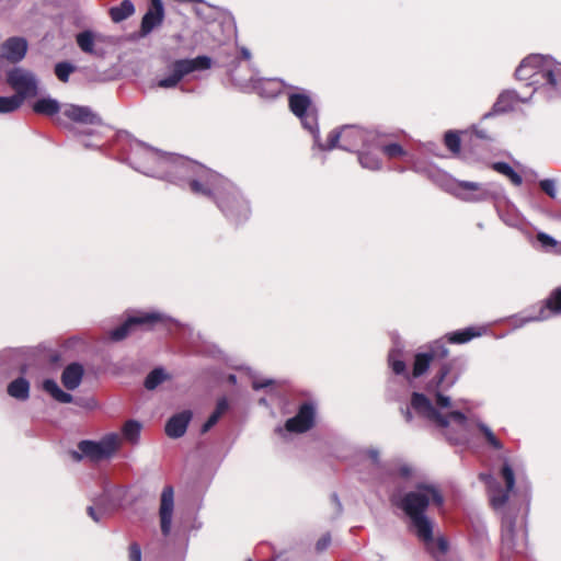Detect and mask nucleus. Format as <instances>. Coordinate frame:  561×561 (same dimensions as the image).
Listing matches in <instances>:
<instances>
[{
	"label": "nucleus",
	"mask_w": 561,
	"mask_h": 561,
	"mask_svg": "<svg viewBox=\"0 0 561 561\" xmlns=\"http://www.w3.org/2000/svg\"><path fill=\"white\" fill-rule=\"evenodd\" d=\"M391 501L403 512L409 529L425 550L436 561H448V541L442 536L434 537L435 524L426 513L431 503L438 508L444 505L445 499L439 488L432 483H417L414 490L393 496Z\"/></svg>",
	"instance_id": "1"
},
{
	"label": "nucleus",
	"mask_w": 561,
	"mask_h": 561,
	"mask_svg": "<svg viewBox=\"0 0 561 561\" xmlns=\"http://www.w3.org/2000/svg\"><path fill=\"white\" fill-rule=\"evenodd\" d=\"M137 153H144L159 161L161 167H152L139 161L137 168L147 176L168 181L192 194L203 197L210 194L211 183L218 179L217 172L182 156L161 152L152 147H138Z\"/></svg>",
	"instance_id": "2"
},
{
	"label": "nucleus",
	"mask_w": 561,
	"mask_h": 561,
	"mask_svg": "<svg viewBox=\"0 0 561 561\" xmlns=\"http://www.w3.org/2000/svg\"><path fill=\"white\" fill-rule=\"evenodd\" d=\"M519 81L527 85H540L549 92V98L561 94V62L550 56L534 54L524 58L515 71Z\"/></svg>",
	"instance_id": "3"
},
{
	"label": "nucleus",
	"mask_w": 561,
	"mask_h": 561,
	"mask_svg": "<svg viewBox=\"0 0 561 561\" xmlns=\"http://www.w3.org/2000/svg\"><path fill=\"white\" fill-rule=\"evenodd\" d=\"M210 192L203 197L213 201L229 222L239 226L250 218L252 209L249 199L236 184L221 174H218L216 183H211Z\"/></svg>",
	"instance_id": "4"
},
{
	"label": "nucleus",
	"mask_w": 561,
	"mask_h": 561,
	"mask_svg": "<svg viewBox=\"0 0 561 561\" xmlns=\"http://www.w3.org/2000/svg\"><path fill=\"white\" fill-rule=\"evenodd\" d=\"M376 139L377 135L375 131L365 130L356 125H345L340 130H332L325 144L320 140V145H314V147L321 151L341 148L352 152L359 146H369V142Z\"/></svg>",
	"instance_id": "5"
},
{
	"label": "nucleus",
	"mask_w": 561,
	"mask_h": 561,
	"mask_svg": "<svg viewBox=\"0 0 561 561\" xmlns=\"http://www.w3.org/2000/svg\"><path fill=\"white\" fill-rule=\"evenodd\" d=\"M290 112L299 118L302 127L313 137V146L320 145V130L318 124V110L306 91L294 92L288 95Z\"/></svg>",
	"instance_id": "6"
},
{
	"label": "nucleus",
	"mask_w": 561,
	"mask_h": 561,
	"mask_svg": "<svg viewBox=\"0 0 561 561\" xmlns=\"http://www.w3.org/2000/svg\"><path fill=\"white\" fill-rule=\"evenodd\" d=\"M119 445V437L116 433H110L100 440H81L78 444V450L72 451L75 460H81L83 457L92 461H99L112 456Z\"/></svg>",
	"instance_id": "7"
},
{
	"label": "nucleus",
	"mask_w": 561,
	"mask_h": 561,
	"mask_svg": "<svg viewBox=\"0 0 561 561\" xmlns=\"http://www.w3.org/2000/svg\"><path fill=\"white\" fill-rule=\"evenodd\" d=\"M444 190L468 203L484 202L494 196L489 184L472 181L449 179L445 182Z\"/></svg>",
	"instance_id": "8"
},
{
	"label": "nucleus",
	"mask_w": 561,
	"mask_h": 561,
	"mask_svg": "<svg viewBox=\"0 0 561 561\" xmlns=\"http://www.w3.org/2000/svg\"><path fill=\"white\" fill-rule=\"evenodd\" d=\"M557 314H561V287L554 289L545 302L533 307L522 316L514 317L513 325L517 329L530 322L545 321Z\"/></svg>",
	"instance_id": "9"
},
{
	"label": "nucleus",
	"mask_w": 561,
	"mask_h": 561,
	"mask_svg": "<svg viewBox=\"0 0 561 561\" xmlns=\"http://www.w3.org/2000/svg\"><path fill=\"white\" fill-rule=\"evenodd\" d=\"M211 67V58L208 56H197L193 59H179L172 64L171 75L160 79L158 87L163 89L175 88L178 83L187 75L194 71L207 70Z\"/></svg>",
	"instance_id": "10"
},
{
	"label": "nucleus",
	"mask_w": 561,
	"mask_h": 561,
	"mask_svg": "<svg viewBox=\"0 0 561 561\" xmlns=\"http://www.w3.org/2000/svg\"><path fill=\"white\" fill-rule=\"evenodd\" d=\"M7 83L14 90V94L23 101L38 94L37 76L23 67H14L7 72Z\"/></svg>",
	"instance_id": "11"
},
{
	"label": "nucleus",
	"mask_w": 561,
	"mask_h": 561,
	"mask_svg": "<svg viewBox=\"0 0 561 561\" xmlns=\"http://www.w3.org/2000/svg\"><path fill=\"white\" fill-rule=\"evenodd\" d=\"M501 476L506 484L505 490H503L491 476H481V478L484 479L489 485L490 502L492 507L496 511L505 506L506 502L508 501L510 493L515 486V474L507 460H505L502 466Z\"/></svg>",
	"instance_id": "12"
},
{
	"label": "nucleus",
	"mask_w": 561,
	"mask_h": 561,
	"mask_svg": "<svg viewBox=\"0 0 561 561\" xmlns=\"http://www.w3.org/2000/svg\"><path fill=\"white\" fill-rule=\"evenodd\" d=\"M526 537L527 530L525 524L522 522L520 525L517 526L515 517L510 513H505L502 518L503 548L522 553L526 549Z\"/></svg>",
	"instance_id": "13"
},
{
	"label": "nucleus",
	"mask_w": 561,
	"mask_h": 561,
	"mask_svg": "<svg viewBox=\"0 0 561 561\" xmlns=\"http://www.w3.org/2000/svg\"><path fill=\"white\" fill-rule=\"evenodd\" d=\"M459 378L460 371L456 369L454 360L444 363L433 377L431 386L437 390L436 404L439 408L450 407V397L443 394L442 391L453 388Z\"/></svg>",
	"instance_id": "14"
},
{
	"label": "nucleus",
	"mask_w": 561,
	"mask_h": 561,
	"mask_svg": "<svg viewBox=\"0 0 561 561\" xmlns=\"http://www.w3.org/2000/svg\"><path fill=\"white\" fill-rule=\"evenodd\" d=\"M316 423V405L312 402H304L299 405L295 416L285 422L284 427L276 431L283 435L284 432L302 434L310 431Z\"/></svg>",
	"instance_id": "15"
},
{
	"label": "nucleus",
	"mask_w": 561,
	"mask_h": 561,
	"mask_svg": "<svg viewBox=\"0 0 561 561\" xmlns=\"http://www.w3.org/2000/svg\"><path fill=\"white\" fill-rule=\"evenodd\" d=\"M27 48L28 44L24 37L7 38L0 46V69H3L7 62L15 65L22 61L26 56Z\"/></svg>",
	"instance_id": "16"
},
{
	"label": "nucleus",
	"mask_w": 561,
	"mask_h": 561,
	"mask_svg": "<svg viewBox=\"0 0 561 561\" xmlns=\"http://www.w3.org/2000/svg\"><path fill=\"white\" fill-rule=\"evenodd\" d=\"M410 404L411 409L420 416L434 422L440 427L449 426L447 417H444L443 414L436 410L432 401L425 394L413 392Z\"/></svg>",
	"instance_id": "17"
},
{
	"label": "nucleus",
	"mask_w": 561,
	"mask_h": 561,
	"mask_svg": "<svg viewBox=\"0 0 561 561\" xmlns=\"http://www.w3.org/2000/svg\"><path fill=\"white\" fill-rule=\"evenodd\" d=\"M173 511L174 490L171 485H167L161 492L159 506L160 529L164 537L171 533Z\"/></svg>",
	"instance_id": "18"
},
{
	"label": "nucleus",
	"mask_w": 561,
	"mask_h": 561,
	"mask_svg": "<svg viewBox=\"0 0 561 561\" xmlns=\"http://www.w3.org/2000/svg\"><path fill=\"white\" fill-rule=\"evenodd\" d=\"M43 390L48 393L55 401L59 403H76L79 407L94 409L96 402L93 399H75L69 392L64 391L56 380L45 379L43 381Z\"/></svg>",
	"instance_id": "19"
},
{
	"label": "nucleus",
	"mask_w": 561,
	"mask_h": 561,
	"mask_svg": "<svg viewBox=\"0 0 561 561\" xmlns=\"http://www.w3.org/2000/svg\"><path fill=\"white\" fill-rule=\"evenodd\" d=\"M164 20V7L162 0H150V5L144 14L140 24V36L149 35Z\"/></svg>",
	"instance_id": "20"
},
{
	"label": "nucleus",
	"mask_w": 561,
	"mask_h": 561,
	"mask_svg": "<svg viewBox=\"0 0 561 561\" xmlns=\"http://www.w3.org/2000/svg\"><path fill=\"white\" fill-rule=\"evenodd\" d=\"M123 496L124 491L119 486L105 482L102 494L96 496L93 503L98 510H103L111 514L119 506Z\"/></svg>",
	"instance_id": "21"
},
{
	"label": "nucleus",
	"mask_w": 561,
	"mask_h": 561,
	"mask_svg": "<svg viewBox=\"0 0 561 561\" xmlns=\"http://www.w3.org/2000/svg\"><path fill=\"white\" fill-rule=\"evenodd\" d=\"M534 90L530 92L529 96H520L516 91L514 90H506L503 91L495 103L493 104L492 111L484 114V118L491 117L493 114H501L508 112L513 110L514 104L516 102L526 103L531 98L534 92L536 91L538 85H534Z\"/></svg>",
	"instance_id": "22"
},
{
	"label": "nucleus",
	"mask_w": 561,
	"mask_h": 561,
	"mask_svg": "<svg viewBox=\"0 0 561 561\" xmlns=\"http://www.w3.org/2000/svg\"><path fill=\"white\" fill-rule=\"evenodd\" d=\"M72 122L85 125H102V118L89 106L69 104L62 112Z\"/></svg>",
	"instance_id": "23"
},
{
	"label": "nucleus",
	"mask_w": 561,
	"mask_h": 561,
	"mask_svg": "<svg viewBox=\"0 0 561 561\" xmlns=\"http://www.w3.org/2000/svg\"><path fill=\"white\" fill-rule=\"evenodd\" d=\"M83 376V365L78 362H72L61 371L60 381L68 391H73L81 385Z\"/></svg>",
	"instance_id": "24"
},
{
	"label": "nucleus",
	"mask_w": 561,
	"mask_h": 561,
	"mask_svg": "<svg viewBox=\"0 0 561 561\" xmlns=\"http://www.w3.org/2000/svg\"><path fill=\"white\" fill-rule=\"evenodd\" d=\"M191 420L192 412L188 410L172 415L165 424V434L170 438L182 437L186 433Z\"/></svg>",
	"instance_id": "25"
},
{
	"label": "nucleus",
	"mask_w": 561,
	"mask_h": 561,
	"mask_svg": "<svg viewBox=\"0 0 561 561\" xmlns=\"http://www.w3.org/2000/svg\"><path fill=\"white\" fill-rule=\"evenodd\" d=\"M129 323L133 324V328L136 325H141L146 328H153L158 323H165L168 321H174L167 314L159 311H137L136 313L128 317Z\"/></svg>",
	"instance_id": "26"
},
{
	"label": "nucleus",
	"mask_w": 561,
	"mask_h": 561,
	"mask_svg": "<svg viewBox=\"0 0 561 561\" xmlns=\"http://www.w3.org/2000/svg\"><path fill=\"white\" fill-rule=\"evenodd\" d=\"M380 144L377 141H370L369 146H363V150L358 151V162L364 169L370 171H378L381 169V160L374 150L379 149Z\"/></svg>",
	"instance_id": "27"
},
{
	"label": "nucleus",
	"mask_w": 561,
	"mask_h": 561,
	"mask_svg": "<svg viewBox=\"0 0 561 561\" xmlns=\"http://www.w3.org/2000/svg\"><path fill=\"white\" fill-rule=\"evenodd\" d=\"M76 42L79 48L89 55L98 58H102L105 55V50L96 46V36L92 31H83L76 35Z\"/></svg>",
	"instance_id": "28"
},
{
	"label": "nucleus",
	"mask_w": 561,
	"mask_h": 561,
	"mask_svg": "<svg viewBox=\"0 0 561 561\" xmlns=\"http://www.w3.org/2000/svg\"><path fill=\"white\" fill-rule=\"evenodd\" d=\"M31 383L25 377H18L10 381L7 386L8 394L18 400L26 401L30 398Z\"/></svg>",
	"instance_id": "29"
},
{
	"label": "nucleus",
	"mask_w": 561,
	"mask_h": 561,
	"mask_svg": "<svg viewBox=\"0 0 561 561\" xmlns=\"http://www.w3.org/2000/svg\"><path fill=\"white\" fill-rule=\"evenodd\" d=\"M485 331L484 328L468 327L462 330H457L447 335V340L451 344H463L474 337L481 336Z\"/></svg>",
	"instance_id": "30"
},
{
	"label": "nucleus",
	"mask_w": 561,
	"mask_h": 561,
	"mask_svg": "<svg viewBox=\"0 0 561 561\" xmlns=\"http://www.w3.org/2000/svg\"><path fill=\"white\" fill-rule=\"evenodd\" d=\"M135 13V5L130 0H124L118 5L110 9V16L113 22L119 23Z\"/></svg>",
	"instance_id": "31"
},
{
	"label": "nucleus",
	"mask_w": 561,
	"mask_h": 561,
	"mask_svg": "<svg viewBox=\"0 0 561 561\" xmlns=\"http://www.w3.org/2000/svg\"><path fill=\"white\" fill-rule=\"evenodd\" d=\"M148 147L147 145H145L144 142H140V141H134L131 144V148H130V157H129V161H130V165L138 172L141 173V171L137 168L139 161H142V162H146L148 163L149 165H152V167H161V163H159V161L148 157L147 154H144V153H137V149L138 147Z\"/></svg>",
	"instance_id": "32"
},
{
	"label": "nucleus",
	"mask_w": 561,
	"mask_h": 561,
	"mask_svg": "<svg viewBox=\"0 0 561 561\" xmlns=\"http://www.w3.org/2000/svg\"><path fill=\"white\" fill-rule=\"evenodd\" d=\"M33 110L37 114L51 116L59 112L60 104L55 99L42 98L34 103Z\"/></svg>",
	"instance_id": "33"
},
{
	"label": "nucleus",
	"mask_w": 561,
	"mask_h": 561,
	"mask_svg": "<svg viewBox=\"0 0 561 561\" xmlns=\"http://www.w3.org/2000/svg\"><path fill=\"white\" fill-rule=\"evenodd\" d=\"M388 363L396 375H402L407 379H410V375L408 374L407 365L402 359V353L400 350L394 348L389 353Z\"/></svg>",
	"instance_id": "34"
},
{
	"label": "nucleus",
	"mask_w": 561,
	"mask_h": 561,
	"mask_svg": "<svg viewBox=\"0 0 561 561\" xmlns=\"http://www.w3.org/2000/svg\"><path fill=\"white\" fill-rule=\"evenodd\" d=\"M432 362L433 360L431 359V355H428L427 353H417L414 358L412 377L419 378L423 376L430 368Z\"/></svg>",
	"instance_id": "35"
},
{
	"label": "nucleus",
	"mask_w": 561,
	"mask_h": 561,
	"mask_svg": "<svg viewBox=\"0 0 561 561\" xmlns=\"http://www.w3.org/2000/svg\"><path fill=\"white\" fill-rule=\"evenodd\" d=\"M168 378L169 376L165 370L162 367H157L147 375L144 385L146 389L153 390Z\"/></svg>",
	"instance_id": "36"
},
{
	"label": "nucleus",
	"mask_w": 561,
	"mask_h": 561,
	"mask_svg": "<svg viewBox=\"0 0 561 561\" xmlns=\"http://www.w3.org/2000/svg\"><path fill=\"white\" fill-rule=\"evenodd\" d=\"M140 431L141 424L136 420H129L124 424L122 428V434L126 440H128L131 444H135L138 442Z\"/></svg>",
	"instance_id": "37"
},
{
	"label": "nucleus",
	"mask_w": 561,
	"mask_h": 561,
	"mask_svg": "<svg viewBox=\"0 0 561 561\" xmlns=\"http://www.w3.org/2000/svg\"><path fill=\"white\" fill-rule=\"evenodd\" d=\"M492 168L496 172L507 176L514 185L519 186L523 183L522 176L515 172V170L508 163L502 161L494 162Z\"/></svg>",
	"instance_id": "38"
},
{
	"label": "nucleus",
	"mask_w": 561,
	"mask_h": 561,
	"mask_svg": "<svg viewBox=\"0 0 561 561\" xmlns=\"http://www.w3.org/2000/svg\"><path fill=\"white\" fill-rule=\"evenodd\" d=\"M23 100L13 94L10 96H0V114H8L16 111L23 104Z\"/></svg>",
	"instance_id": "39"
},
{
	"label": "nucleus",
	"mask_w": 561,
	"mask_h": 561,
	"mask_svg": "<svg viewBox=\"0 0 561 561\" xmlns=\"http://www.w3.org/2000/svg\"><path fill=\"white\" fill-rule=\"evenodd\" d=\"M426 353L431 355V359L434 360L435 358H445L449 351L442 340H436L428 345Z\"/></svg>",
	"instance_id": "40"
},
{
	"label": "nucleus",
	"mask_w": 561,
	"mask_h": 561,
	"mask_svg": "<svg viewBox=\"0 0 561 561\" xmlns=\"http://www.w3.org/2000/svg\"><path fill=\"white\" fill-rule=\"evenodd\" d=\"M133 329V324L129 323V318H127L119 327L111 330L110 337L111 340L118 342L124 340Z\"/></svg>",
	"instance_id": "41"
},
{
	"label": "nucleus",
	"mask_w": 561,
	"mask_h": 561,
	"mask_svg": "<svg viewBox=\"0 0 561 561\" xmlns=\"http://www.w3.org/2000/svg\"><path fill=\"white\" fill-rule=\"evenodd\" d=\"M379 149L390 159L401 158L407 156V151L403 147L397 142H391L379 147Z\"/></svg>",
	"instance_id": "42"
},
{
	"label": "nucleus",
	"mask_w": 561,
	"mask_h": 561,
	"mask_svg": "<svg viewBox=\"0 0 561 561\" xmlns=\"http://www.w3.org/2000/svg\"><path fill=\"white\" fill-rule=\"evenodd\" d=\"M478 428L481 431V433L484 435L486 442L494 448V449H502L503 445L502 443L496 438L492 430L484 423L479 422L477 424Z\"/></svg>",
	"instance_id": "43"
},
{
	"label": "nucleus",
	"mask_w": 561,
	"mask_h": 561,
	"mask_svg": "<svg viewBox=\"0 0 561 561\" xmlns=\"http://www.w3.org/2000/svg\"><path fill=\"white\" fill-rule=\"evenodd\" d=\"M73 71L75 67L68 61H61L55 66V75L61 82H67Z\"/></svg>",
	"instance_id": "44"
},
{
	"label": "nucleus",
	"mask_w": 561,
	"mask_h": 561,
	"mask_svg": "<svg viewBox=\"0 0 561 561\" xmlns=\"http://www.w3.org/2000/svg\"><path fill=\"white\" fill-rule=\"evenodd\" d=\"M444 141L446 147L453 152L458 153L460 151V137L454 130H448L445 134Z\"/></svg>",
	"instance_id": "45"
},
{
	"label": "nucleus",
	"mask_w": 561,
	"mask_h": 561,
	"mask_svg": "<svg viewBox=\"0 0 561 561\" xmlns=\"http://www.w3.org/2000/svg\"><path fill=\"white\" fill-rule=\"evenodd\" d=\"M537 240L541 249L546 251H550L557 245V240L546 232H538Z\"/></svg>",
	"instance_id": "46"
},
{
	"label": "nucleus",
	"mask_w": 561,
	"mask_h": 561,
	"mask_svg": "<svg viewBox=\"0 0 561 561\" xmlns=\"http://www.w3.org/2000/svg\"><path fill=\"white\" fill-rule=\"evenodd\" d=\"M539 186L551 198L557 197V183L553 179L541 180Z\"/></svg>",
	"instance_id": "47"
},
{
	"label": "nucleus",
	"mask_w": 561,
	"mask_h": 561,
	"mask_svg": "<svg viewBox=\"0 0 561 561\" xmlns=\"http://www.w3.org/2000/svg\"><path fill=\"white\" fill-rule=\"evenodd\" d=\"M363 454L371 461L376 468H381L380 451L376 447H368L363 450Z\"/></svg>",
	"instance_id": "48"
},
{
	"label": "nucleus",
	"mask_w": 561,
	"mask_h": 561,
	"mask_svg": "<svg viewBox=\"0 0 561 561\" xmlns=\"http://www.w3.org/2000/svg\"><path fill=\"white\" fill-rule=\"evenodd\" d=\"M230 409V402L227 397H221L217 400L216 408L213 411L218 417H221Z\"/></svg>",
	"instance_id": "49"
},
{
	"label": "nucleus",
	"mask_w": 561,
	"mask_h": 561,
	"mask_svg": "<svg viewBox=\"0 0 561 561\" xmlns=\"http://www.w3.org/2000/svg\"><path fill=\"white\" fill-rule=\"evenodd\" d=\"M443 416L447 417V420L449 421V425L451 423H456L459 426H465V424L467 422L466 415L460 411H453L446 415L443 414Z\"/></svg>",
	"instance_id": "50"
},
{
	"label": "nucleus",
	"mask_w": 561,
	"mask_h": 561,
	"mask_svg": "<svg viewBox=\"0 0 561 561\" xmlns=\"http://www.w3.org/2000/svg\"><path fill=\"white\" fill-rule=\"evenodd\" d=\"M87 513L95 523H100L105 516L110 515L108 512H104L103 510H98V507L94 503H93V505H91L87 508Z\"/></svg>",
	"instance_id": "51"
},
{
	"label": "nucleus",
	"mask_w": 561,
	"mask_h": 561,
	"mask_svg": "<svg viewBox=\"0 0 561 561\" xmlns=\"http://www.w3.org/2000/svg\"><path fill=\"white\" fill-rule=\"evenodd\" d=\"M129 561H141V548L136 542L129 546Z\"/></svg>",
	"instance_id": "52"
},
{
	"label": "nucleus",
	"mask_w": 561,
	"mask_h": 561,
	"mask_svg": "<svg viewBox=\"0 0 561 561\" xmlns=\"http://www.w3.org/2000/svg\"><path fill=\"white\" fill-rule=\"evenodd\" d=\"M331 543V536L329 534L323 535L316 543L318 552L324 551Z\"/></svg>",
	"instance_id": "53"
},
{
	"label": "nucleus",
	"mask_w": 561,
	"mask_h": 561,
	"mask_svg": "<svg viewBox=\"0 0 561 561\" xmlns=\"http://www.w3.org/2000/svg\"><path fill=\"white\" fill-rule=\"evenodd\" d=\"M220 420L215 413H211L202 426V433H207Z\"/></svg>",
	"instance_id": "54"
},
{
	"label": "nucleus",
	"mask_w": 561,
	"mask_h": 561,
	"mask_svg": "<svg viewBox=\"0 0 561 561\" xmlns=\"http://www.w3.org/2000/svg\"><path fill=\"white\" fill-rule=\"evenodd\" d=\"M220 420L215 413H211L202 426V433H207Z\"/></svg>",
	"instance_id": "55"
},
{
	"label": "nucleus",
	"mask_w": 561,
	"mask_h": 561,
	"mask_svg": "<svg viewBox=\"0 0 561 561\" xmlns=\"http://www.w3.org/2000/svg\"><path fill=\"white\" fill-rule=\"evenodd\" d=\"M398 473L402 478H409L413 473V468L410 465H408V463H402L398 468Z\"/></svg>",
	"instance_id": "56"
},
{
	"label": "nucleus",
	"mask_w": 561,
	"mask_h": 561,
	"mask_svg": "<svg viewBox=\"0 0 561 561\" xmlns=\"http://www.w3.org/2000/svg\"><path fill=\"white\" fill-rule=\"evenodd\" d=\"M273 383V380L272 379H265L263 381H259V380H254L252 382V387L253 389L255 390H260V389H263V388H266L267 386L272 385Z\"/></svg>",
	"instance_id": "57"
},
{
	"label": "nucleus",
	"mask_w": 561,
	"mask_h": 561,
	"mask_svg": "<svg viewBox=\"0 0 561 561\" xmlns=\"http://www.w3.org/2000/svg\"><path fill=\"white\" fill-rule=\"evenodd\" d=\"M401 412L407 422H411L413 420V415L410 408L407 407L405 409H401Z\"/></svg>",
	"instance_id": "58"
},
{
	"label": "nucleus",
	"mask_w": 561,
	"mask_h": 561,
	"mask_svg": "<svg viewBox=\"0 0 561 561\" xmlns=\"http://www.w3.org/2000/svg\"><path fill=\"white\" fill-rule=\"evenodd\" d=\"M331 499H332L333 503H334V504H335V506H336V511H337V513L340 514V513L342 512V504H341V502H340V500H339L337 495L334 493V494H332Z\"/></svg>",
	"instance_id": "59"
},
{
	"label": "nucleus",
	"mask_w": 561,
	"mask_h": 561,
	"mask_svg": "<svg viewBox=\"0 0 561 561\" xmlns=\"http://www.w3.org/2000/svg\"><path fill=\"white\" fill-rule=\"evenodd\" d=\"M476 135L481 139H489V135L484 129H476Z\"/></svg>",
	"instance_id": "60"
},
{
	"label": "nucleus",
	"mask_w": 561,
	"mask_h": 561,
	"mask_svg": "<svg viewBox=\"0 0 561 561\" xmlns=\"http://www.w3.org/2000/svg\"><path fill=\"white\" fill-rule=\"evenodd\" d=\"M241 56H242V58L249 60L251 58V51L248 48L242 47L241 48Z\"/></svg>",
	"instance_id": "61"
},
{
	"label": "nucleus",
	"mask_w": 561,
	"mask_h": 561,
	"mask_svg": "<svg viewBox=\"0 0 561 561\" xmlns=\"http://www.w3.org/2000/svg\"><path fill=\"white\" fill-rule=\"evenodd\" d=\"M227 379H228V381H229L230 383H232V385H236V383H237V376H236V375H233V374H230V375L228 376V378H227Z\"/></svg>",
	"instance_id": "62"
},
{
	"label": "nucleus",
	"mask_w": 561,
	"mask_h": 561,
	"mask_svg": "<svg viewBox=\"0 0 561 561\" xmlns=\"http://www.w3.org/2000/svg\"><path fill=\"white\" fill-rule=\"evenodd\" d=\"M478 228H479V229H483V228H484L483 224H482V222H479V224H478Z\"/></svg>",
	"instance_id": "63"
},
{
	"label": "nucleus",
	"mask_w": 561,
	"mask_h": 561,
	"mask_svg": "<svg viewBox=\"0 0 561 561\" xmlns=\"http://www.w3.org/2000/svg\"><path fill=\"white\" fill-rule=\"evenodd\" d=\"M247 561H252L251 559H248Z\"/></svg>",
	"instance_id": "64"
}]
</instances>
